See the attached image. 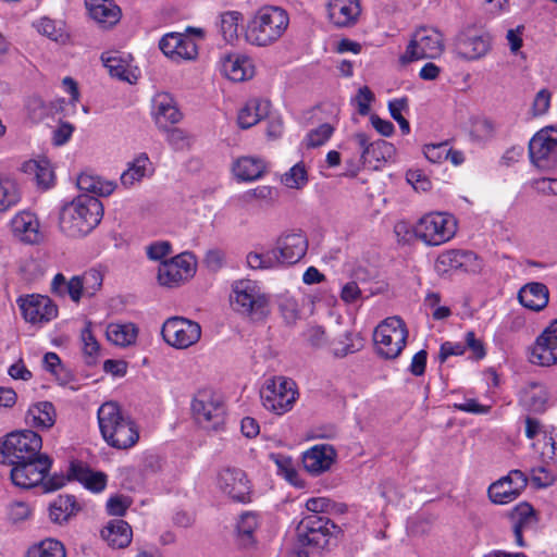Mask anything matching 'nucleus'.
<instances>
[{
    "instance_id": "16",
    "label": "nucleus",
    "mask_w": 557,
    "mask_h": 557,
    "mask_svg": "<svg viewBox=\"0 0 557 557\" xmlns=\"http://www.w3.org/2000/svg\"><path fill=\"white\" fill-rule=\"evenodd\" d=\"M16 304L25 321L32 324L47 323L58 315V307L48 296L38 294L20 296Z\"/></svg>"
},
{
    "instance_id": "27",
    "label": "nucleus",
    "mask_w": 557,
    "mask_h": 557,
    "mask_svg": "<svg viewBox=\"0 0 557 557\" xmlns=\"http://www.w3.org/2000/svg\"><path fill=\"white\" fill-rule=\"evenodd\" d=\"M267 168L268 164L262 158L245 156L233 163V173L239 181L251 182L262 177Z\"/></svg>"
},
{
    "instance_id": "48",
    "label": "nucleus",
    "mask_w": 557,
    "mask_h": 557,
    "mask_svg": "<svg viewBox=\"0 0 557 557\" xmlns=\"http://www.w3.org/2000/svg\"><path fill=\"white\" fill-rule=\"evenodd\" d=\"M246 262L252 270H269L281 265L273 248L267 252L250 251Z\"/></svg>"
},
{
    "instance_id": "44",
    "label": "nucleus",
    "mask_w": 557,
    "mask_h": 557,
    "mask_svg": "<svg viewBox=\"0 0 557 557\" xmlns=\"http://www.w3.org/2000/svg\"><path fill=\"white\" fill-rule=\"evenodd\" d=\"M26 557H65V548L61 542L46 539L32 546L27 550Z\"/></svg>"
},
{
    "instance_id": "19",
    "label": "nucleus",
    "mask_w": 557,
    "mask_h": 557,
    "mask_svg": "<svg viewBox=\"0 0 557 557\" xmlns=\"http://www.w3.org/2000/svg\"><path fill=\"white\" fill-rule=\"evenodd\" d=\"M530 362L540 367L557 363V319L536 337L531 347Z\"/></svg>"
},
{
    "instance_id": "31",
    "label": "nucleus",
    "mask_w": 557,
    "mask_h": 557,
    "mask_svg": "<svg viewBox=\"0 0 557 557\" xmlns=\"http://www.w3.org/2000/svg\"><path fill=\"white\" fill-rule=\"evenodd\" d=\"M269 111V102L251 99L239 110L237 115L238 126L243 129L250 128L263 119Z\"/></svg>"
},
{
    "instance_id": "57",
    "label": "nucleus",
    "mask_w": 557,
    "mask_h": 557,
    "mask_svg": "<svg viewBox=\"0 0 557 557\" xmlns=\"http://www.w3.org/2000/svg\"><path fill=\"white\" fill-rule=\"evenodd\" d=\"M78 480L92 492H101L107 485V475L102 472L84 470L79 473Z\"/></svg>"
},
{
    "instance_id": "33",
    "label": "nucleus",
    "mask_w": 557,
    "mask_h": 557,
    "mask_svg": "<svg viewBox=\"0 0 557 557\" xmlns=\"http://www.w3.org/2000/svg\"><path fill=\"white\" fill-rule=\"evenodd\" d=\"M106 335L112 344L126 347L136 342L138 329L134 323H110L107 326Z\"/></svg>"
},
{
    "instance_id": "34",
    "label": "nucleus",
    "mask_w": 557,
    "mask_h": 557,
    "mask_svg": "<svg viewBox=\"0 0 557 557\" xmlns=\"http://www.w3.org/2000/svg\"><path fill=\"white\" fill-rule=\"evenodd\" d=\"M547 400L548 392L546 387L540 383H529L520 395V403L535 412L543 411Z\"/></svg>"
},
{
    "instance_id": "32",
    "label": "nucleus",
    "mask_w": 557,
    "mask_h": 557,
    "mask_svg": "<svg viewBox=\"0 0 557 557\" xmlns=\"http://www.w3.org/2000/svg\"><path fill=\"white\" fill-rule=\"evenodd\" d=\"M102 537L115 548H124L132 541V529L124 520H113L102 531Z\"/></svg>"
},
{
    "instance_id": "10",
    "label": "nucleus",
    "mask_w": 557,
    "mask_h": 557,
    "mask_svg": "<svg viewBox=\"0 0 557 557\" xmlns=\"http://www.w3.org/2000/svg\"><path fill=\"white\" fill-rule=\"evenodd\" d=\"M456 231V219L445 212L428 213L414 226L417 238L429 246H440L449 242L455 236Z\"/></svg>"
},
{
    "instance_id": "46",
    "label": "nucleus",
    "mask_w": 557,
    "mask_h": 557,
    "mask_svg": "<svg viewBox=\"0 0 557 557\" xmlns=\"http://www.w3.org/2000/svg\"><path fill=\"white\" fill-rule=\"evenodd\" d=\"M21 199L17 185L10 178L0 177V212L15 207Z\"/></svg>"
},
{
    "instance_id": "40",
    "label": "nucleus",
    "mask_w": 557,
    "mask_h": 557,
    "mask_svg": "<svg viewBox=\"0 0 557 557\" xmlns=\"http://www.w3.org/2000/svg\"><path fill=\"white\" fill-rule=\"evenodd\" d=\"M34 26L39 34L57 42H64L69 37L62 21L44 16L36 21Z\"/></svg>"
},
{
    "instance_id": "26",
    "label": "nucleus",
    "mask_w": 557,
    "mask_h": 557,
    "mask_svg": "<svg viewBox=\"0 0 557 557\" xmlns=\"http://www.w3.org/2000/svg\"><path fill=\"white\" fill-rule=\"evenodd\" d=\"M530 157L537 166L550 160L557 153V139L552 138L546 131H541L530 140Z\"/></svg>"
},
{
    "instance_id": "25",
    "label": "nucleus",
    "mask_w": 557,
    "mask_h": 557,
    "mask_svg": "<svg viewBox=\"0 0 557 557\" xmlns=\"http://www.w3.org/2000/svg\"><path fill=\"white\" fill-rule=\"evenodd\" d=\"M152 116L159 126L178 123L182 117L174 99L168 92H158L152 98Z\"/></svg>"
},
{
    "instance_id": "60",
    "label": "nucleus",
    "mask_w": 557,
    "mask_h": 557,
    "mask_svg": "<svg viewBox=\"0 0 557 557\" xmlns=\"http://www.w3.org/2000/svg\"><path fill=\"white\" fill-rule=\"evenodd\" d=\"M493 124L488 120L475 117L471 121L470 134L474 139L486 140L493 135Z\"/></svg>"
},
{
    "instance_id": "1",
    "label": "nucleus",
    "mask_w": 557,
    "mask_h": 557,
    "mask_svg": "<svg viewBox=\"0 0 557 557\" xmlns=\"http://www.w3.org/2000/svg\"><path fill=\"white\" fill-rule=\"evenodd\" d=\"M102 214L103 207L98 198L82 195L61 208L59 228L67 237H84L100 223Z\"/></svg>"
},
{
    "instance_id": "9",
    "label": "nucleus",
    "mask_w": 557,
    "mask_h": 557,
    "mask_svg": "<svg viewBox=\"0 0 557 557\" xmlns=\"http://www.w3.org/2000/svg\"><path fill=\"white\" fill-rule=\"evenodd\" d=\"M41 437L30 430L14 432L7 435L0 443V462L16 463L41 456Z\"/></svg>"
},
{
    "instance_id": "38",
    "label": "nucleus",
    "mask_w": 557,
    "mask_h": 557,
    "mask_svg": "<svg viewBox=\"0 0 557 557\" xmlns=\"http://www.w3.org/2000/svg\"><path fill=\"white\" fill-rule=\"evenodd\" d=\"M23 172L33 175L36 183L48 188L53 182V172L47 160H29L23 164Z\"/></svg>"
},
{
    "instance_id": "62",
    "label": "nucleus",
    "mask_w": 557,
    "mask_h": 557,
    "mask_svg": "<svg viewBox=\"0 0 557 557\" xmlns=\"http://www.w3.org/2000/svg\"><path fill=\"white\" fill-rule=\"evenodd\" d=\"M425 158L433 163H441L447 160L449 145L447 141L425 145L423 148Z\"/></svg>"
},
{
    "instance_id": "61",
    "label": "nucleus",
    "mask_w": 557,
    "mask_h": 557,
    "mask_svg": "<svg viewBox=\"0 0 557 557\" xmlns=\"http://www.w3.org/2000/svg\"><path fill=\"white\" fill-rule=\"evenodd\" d=\"M406 180L417 191L424 193L432 188L430 177L422 170L413 169L407 171Z\"/></svg>"
},
{
    "instance_id": "20",
    "label": "nucleus",
    "mask_w": 557,
    "mask_h": 557,
    "mask_svg": "<svg viewBox=\"0 0 557 557\" xmlns=\"http://www.w3.org/2000/svg\"><path fill=\"white\" fill-rule=\"evenodd\" d=\"M281 265L295 264L308 250V239L302 233L281 235L273 247Z\"/></svg>"
},
{
    "instance_id": "22",
    "label": "nucleus",
    "mask_w": 557,
    "mask_h": 557,
    "mask_svg": "<svg viewBox=\"0 0 557 557\" xmlns=\"http://www.w3.org/2000/svg\"><path fill=\"white\" fill-rule=\"evenodd\" d=\"M327 18L337 28L355 26L361 15L360 0H329Z\"/></svg>"
},
{
    "instance_id": "8",
    "label": "nucleus",
    "mask_w": 557,
    "mask_h": 557,
    "mask_svg": "<svg viewBox=\"0 0 557 557\" xmlns=\"http://www.w3.org/2000/svg\"><path fill=\"white\" fill-rule=\"evenodd\" d=\"M408 330L399 317H388L374 330L373 341L376 352L384 359L397 358L406 346Z\"/></svg>"
},
{
    "instance_id": "45",
    "label": "nucleus",
    "mask_w": 557,
    "mask_h": 557,
    "mask_svg": "<svg viewBox=\"0 0 557 557\" xmlns=\"http://www.w3.org/2000/svg\"><path fill=\"white\" fill-rule=\"evenodd\" d=\"M392 152L393 146L385 140L379 139L376 141H371L366 151H361L360 161L363 163H371L374 160L377 163H381L382 161H386V159L391 157Z\"/></svg>"
},
{
    "instance_id": "54",
    "label": "nucleus",
    "mask_w": 557,
    "mask_h": 557,
    "mask_svg": "<svg viewBox=\"0 0 557 557\" xmlns=\"http://www.w3.org/2000/svg\"><path fill=\"white\" fill-rule=\"evenodd\" d=\"M307 182L308 175L302 163H296L282 176V183L288 188H302Z\"/></svg>"
},
{
    "instance_id": "55",
    "label": "nucleus",
    "mask_w": 557,
    "mask_h": 557,
    "mask_svg": "<svg viewBox=\"0 0 557 557\" xmlns=\"http://www.w3.org/2000/svg\"><path fill=\"white\" fill-rule=\"evenodd\" d=\"M459 250H449L441 253L435 261V270L440 274L460 271Z\"/></svg>"
},
{
    "instance_id": "18",
    "label": "nucleus",
    "mask_w": 557,
    "mask_h": 557,
    "mask_svg": "<svg viewBox=\"0 0 557 557\" xmlns=\"http://www.w3.org/2000/svg\"><path fill=\"white\" fill-rule=\"evenodd\" d=\"M11 470L12 482L22 488H32L42 483L51 467L48 456H39L34 459L13 463Z\"/></svg>"
},
{
    "instance_id": "11",
    "label": "nucleus",
    "mask_w": 557,
    "mask_h": 557,
    "mask_svg": "<svg viewBox=\"0 0 557 557\" xmlns=\"http://www.w3.org/2000/svg\"><path fill=\"white\" fill-rule=\"evenodd\" d=\"M341 532V528L326 516L309 515L297 525V540L302 546L324 549Z\"/></svg>"
},
{
    "instance_id": "23",
    "label": "nucleus",
    "mask_w": 557,
    "mask_h": 557,
    "mask_svg": "<svg viewBox=\"0 0 557 557\" xmlns=\"http://www.w3.org/2000/svg\"><path fill=\"white\" fill-rule=\"evenodd\" d=\"M336 450L329 444L314 445L302 454V465L311 475H320L331 469Z\"/></svg>"
},
{
    "instance_id": "58",
    "label": "nucleus",
    "mask_w": 557,
    "mask_h": 557,
    "mask_svg": "<svg viewBox=\"0 0 557 557\" xmlns=\"http://www.w3.org/2000/svg\"><path fill=\"white\" fill-rule=\"evenodd\" d=\"M408 100L406 98L394 99L389 101L388 109L392 117L399 124V127L404 134L410 132L409 122L403 116L401 112L407 109Z\"/></svg>"
},
{
    "instance_id": "7",
    "label": "nucleus",
    "mask_w": 557,
    "mask_h": 557,
    "mask_svg": "<svg viewBox=\"0 0 557 557\" xmlns=\"http://www.w3.org/2000/svg\"><path fill=\"white\" fill-rule=\"evenodd\" d=\"M206 37L200 27H186L184 33H169L159 41V48L174 62L193 61L198 57V46Z\"/></svg>"
},
{
    "instance_id": "15",
    "label": "nucleus",
    "mask_w": 557,
    "mask_h": 557,
    "mask_svg": "<svg viewBox=\"0 0 557 557\" xmlns=\"http://www.w3.org/2000/svg\"><path fill=\"white\" fill-rule=\"evenodd\" d=\"M161 334L170 346L186 349L199 342L201 326L187 318L171 317L163 323Z\"/></svg>"
},
{
    "instance_id": "17",
    "label": "nucleus",
    "mask_w": 557,
    "mask_h": 557,
    "mask_svg": "<svg viewBox=\"0 0 557 557\" xmlns=\"http://www.w3.org/2000/svg\"><path fill=\"white\" fill-rule=\"evenodd\" d=\"M454 47L458 57L466 60H478L490 50L491 37L473 26H468L458 33Z\"/></svg>"
},
{
    "instance_id": "42",
    "label": "nucleus",
    "mask_w": 557,
    "mask_h": 557,
    "mask_svg": "<svg viewBox=\"0 0 557 557\" xmlns=\"http://www.w3.org/2000/svg\"><path fill=\"white\" fill-rule=\"evenodd\" d=\"M270 458L275 463L277 473L282 475L288 483L297 487L304 486V483L294 467L292 458L278 454H271Z\"/></svg>"
},
{
    "instance_id": "21",
    "label": "nucleus",
    "mask_w": 557,
    "mask_h": 557,
    "mask_svg": "<svg viewBox=\"0 0 557 557\" xmlns=\"http://www.w3.org/2000/svg\"><path fill=\"white\" fill-rule=\"evenodd\" d=\"M219 488L237 502H246L250 494V482L246 473L237 468H225L218 475Z\"/></svg>"
},
{
    "instance_id": "13",
    "label": "nucleus",
    "mask_w": 557,
    "mask_h": 557,
    "mask_svg": "<svg viewBox=\"0 0 557 557\" xmlns=\"http://www.w3.org/2000/svg\"><path fill=\"white\" fill-rule=\"evenodd\" d=\"M191 409L198 424L207 430H216L224 421V404L222 397L211 391H199L193 403Z\"/></svg>"
},
{
    "instance_id": "6",
    "label": "nucleus",
    "mask_w": 557,
    "mask_h": 557,
    "mask_svg": "<svg viewBox=\"0 0 557 557\" xmlns=\"http://www.w3.org/2000/svg\"><path fill=\"white\" fill-rule=\"evenodd\" d=\"M102 281L101 272L96 269L87 270L70 280L58 273L51 281V292L59 297L69 296L73 302L79 304L83 297H92L102 286Z\"/></svg>"
},
{
    "instance_id": "49",
    "label": "nucleus",
    "mask_w": 557,
    "mask_h": 557,
    "mask_svg": "<svg viewBox=\"0 0 557 557\" xmlns=\"http://www.w3.org/2000/svg\"><path fill=\"white\" fill-rule=\"evenodd\" d=\"M243 15L238 11H226L220 15V29L226 41H233L238 37L239 22Z\"/></svg>"
},
{
    "instance_id": "5",
    "label": "nucleus",
    "mask_w": 557,
    "mask_h": 557,
    "mask_svg": "<svg viewBox=\"0 0 557 557\" xmlns=\"http://www.w3.org/2000/svg\"><path fill=\"white\" fill-rule=\"evenodd\" d=\"M444 49V36L438 29L420 27L412 34L405 51L400 53L398 63L405 67L419 60L436 59Z\"/></svg>"
},
{
    "instance_id": "14",
    "label": "nucleus",
    "mask_w": 557,
    "mask_h": 557,
    "mask_svg": "<svg viewBox=\"0 0 557 557\" xmlns=\"http://www.w3.org/2000/svg\"><path fill=\"white\" fill-rule=\"evenodd\" d=\"M197 269L195 257L189 252L180 253L170 260L160 262L158 267V283L173 288L191 278Z\"/></svg>"
},
{
    "instance_id": "28",
    "label": "nucleus",
    "mask_w": 557,
    "mask_h": 557,
    "mask_svg": "<svg viewBox=\"0 0 557 557\" xmlns=\"http://www.w3.org/2000/svg\"><path fill=\"white\" fill-rule=\"evenodd\" d=\"M518 298L523 307L533 311H540L547 306L549 292L546 285L532 282L521 287Z\"/></svg>"
},
{
    "instance_id": "53",
    "label": "nucleus",
    "mask_w": 557,
    "mask_h": 557,
    "mask_svg": "<svg viewBox=\"0 0 557 557\" xmlns=\"http://www.w3.org/2000/svg\"><path fill=\"white\" fill-rule=\"evenodd\" d=\"M276 198L275 189L271 186H258L249 189L240 195L239 199L245 205H250L255 201H264L267 203L274 202Z\"/></svg>"
},
{
    "instance_id": "30",
    "label": "nucleus",
    "mask_w": 557,
    "mask_h": 557,
    "mask_svg": "<svg viewBox=\"0 0 557 557\" xmlns=\"http://www.w3.org/2000/svg\"><path fill=\"white\" fill-rule=\"evenodd\" d=\"M82 507L72 495H59L49 506V518L53 523H66Z\"/></svg>"
},
{
    "instance_id": "41",
    "label": "nucleus",
    "mask_w": 557,
    "mask_h": 557,
    "mask_svg": "<svg viewBox=\"0 0 557 557\" xmlns=\"http://www.w3.org/2000/svg\"><path fill=\"white\" fill-rule=\"evenodd\" d=\"M101 61L107 70H137L133 64V55L125 51H107L101 54Z\"/></svg>"
},
{
    "instance_id": "35",
    "label": "nucleus",
    "mask_w": 557,
    "mask_h": 557,
    "mask_svg": "<svg viewBox=\"0 0 557 557\" xmlns=\"http://www.w3.org/2000/svg\"><path fill=\"white\" fill-rule=\"evenodd\" d=\"M150 160L146 153H140L132 162L127 169L121 174V184L129 188L140 182L149 170Z\"/></svg>"
},
{
    "instance_id": "59",
    "label": "nucleus",
    "mask_w": 557,
    "mask_h": 557,
    "mask_svg": "<svg viewBox=\"0 0 557 557\" xmlns=\"http://www.w3.org/2000/svg\"><path fill=\"white\" fill-rule=\"evenodd\" d=\"M83 352L88 358L87 362L92 363L100 352V345L92 335L89 326L82 331Z\"/></svg>"
},
{
    "instance_id": "12",
    "label": "nucleus",
    "mask_w": 557,
    "mask_h": 557,
    "mask_svg": "<svg viewBox=\"0 0 557 557\" xmlns=\"http://www.w3.org/2000/svg\"><path fill=\"white\" fill-rule=\"evenodd\" d=\"M297 395L296 383L285 376L268 379L260 391L263 407L276 414L289 411Z\"/></svg>"
},
{
    "instance_id": "43",
    "label": "nucleus",
    "mask_w": 557,
    "mask_h": 557,
    "mask_svg": "<svg viewBox=\"0 0 557 557\" xmlns=\"http://www.w3.org/2000/svg\"><path fill=\"white\" fill-rule=\"evenodd\" d=\"M520 495L511 483L507 480H498L488 487V496L493 503L507 504L515 500Z\"/></svg>"
},
{
    "instance_id": "63",
    "label": "nucleus",
    "mask_w": 557,
    "mask_h": 557,
    "mask_svg": "<svg viewBox=\"0 0 557 557\" xmlns=\"http://www.w3.org/2000/svg\"><path fill=\"white\" fill-rule=\"evenodd\" d=\"M460 271L476 273L482 269V262L478 255L470 250H459Z\"/></svg>"
},
{
    "instance_id": "56",
    "label": "nucleus",
    "mask_w": 557,
    "mask_h": 557,
    "mask_svg": "<svg viewBox=\"0 0 557 557\" xmlns=\"http://www.w3.org/2000/svg\"><path fill=\"white\" fill-rule=\"evenodd\" d=\"M511 519L513 521V525L528 528L535 521L534 509L530 504L521 503L512 509Z\"/></svg>"
},
{
    "instance_id": "3",
    "label": "nucleus",
    "mask_w": 557,
    "mask_h": 557,
    "mask_svg": "<svg viewBox=\"0 0 557 557\" xmlns=\"http://www.w3.org/2000/svg\"><path fill=\"white\" fill-rule=\"evenodd\" d=\"M288 23V14L285 10L265 5L260 8L248 22L245 37L251 45L265 47L282 37Z\"/></svg>"
},
{
    "instance_id": "39",
    "label": "nucleus",
    "mask_w": 557,
    "mask_h": 557,
    "mask_svg": "<svg viewBox=\"0 0 557 557\" xmlns=\"http://www.w3.org/2000/svg\"><path fill=\"white\" fill-rule=\"evenodd\" d=\"M533 448L541 455L544 462H550L557 459V429L550 428L543 432V437L537 438Z\"/></svg>"
},
{
    "instance_id": "29",
    "label": "nucleus",
    "mask_w": 557,
    "mask_h": 557,
    "mask_svg": "<svg viewBox=\"0 0 557 557\" xmlns=\"http://www.w3.org/2000/svg\"><path fill=\"white\" fill-rule=\"evenodd\" d=\"M12 230L16 236L28 244L39 243L42 235L39 232V222L30 212H21L12 220Z\"/></svg>"
},
{
    "instance_id": "64",
    "label": "nucleus",
    "mask_w": 557,
    "mask_h": 557,
    "mask_svg": "<svg viewBox=\"0 0 557 557\" xmlns=\"http://www.w3.org/2000/svg\"><path fill=\"white\" fill-rule=\"evenodd\" d=\"M280 309H281V312H282L284 319L288 323L295 322L299 317V312H300L299 305L296 301V299L293 297L284 296L281 299Z\"/></svg>"
},
{
    "instance_id": "47",
    "label": "nucleus",
    "mask_w": 557,
    "mask_h": 557,
    "mask_svg": "<svg viewBox=\"0 0 557 557\" xmlns=\"http://www.w3.org/2000/svg\"><path fill=\"white\" fill-rule=\"evenodd\" d=\"M26 110L28 117L33 122L38 123L53 115L57 108L53 103H47L40 97L33 96L27 101Z\"/></svg>"
},
{
    "instance_id": "24",
    "label": "nucleus",
    "mask_w": 557,
    "mask_h": 557,
    "mask_svg": "<svg viewBox=\"0 0 557 557\" xmlns=\"http://www.w3.org/2000/svg\"><path fill=\"white\" fill-rule=\"evenodd\" d=\"M88 15L101 27L110 28L119 23L121 9L112 0H85Z\"/></svg>"
},
{
    "instance_id": "50",
    "label": "nucleus",
    "mask_w": 557,
    "mask_h": 557,
    "mask_svg": "<svg viewBox=\"0 0 557 557\" xmlns=\"http://www.w3.org/2000/svg\"><path fill=\"white\" fill-rule=\"evenodd\" d=\"M220 65L223 70H253V60L242 52H224L220 57Z\"/></svg>"
},
{
    "instance_id": "52",
    "label": "nucleus",
    "mask_w": 557,
    "mask_h": 557,
    "mask_svg": "<svg viewBox=\"0 0 557 557\" xmlns=\"http://www.w3.org/2000/svg\"><path fill=\"white\" fill-rule=\"evenodd\" d=\"M333 133L334 127L331 124H321L317 128L308 132L302 140V145L308 149L320 147L332 137Z\"/></svg>"
},
{
    "instance_id": "2",
    "label": "nucleus",
    "mask_w": 557,
    "mask_h": 557,
    "mask_svg": "<svg viewBox=\"0 0 557 557\" xmlns=\"http://www.w3.org/2000/svg\"><path fill=\"white\" fill-rule=\"evenodd\" d=\"M98 423L103 440L111 447L128 449L139 440L135 422L115 403H104L99 408Z\"/></svg>"
},
{
    "instance_id": "51",
    "label": "nucleus",
    "mask_w": 557,
    "mask_h": 557,
    "mask_svg": "<svg viewBox=\"0 0 557 557\" xmlns=\"http://www.w3.org/2000/svg\"><path fill=\"white\" fill-rule=\"evenodd\" d=\"M306 508L311 511V515H321L324 513H344L346 511V506L343 504H336L326 497H312L309 498L306 503Z\"/></svg>"
},
{
    "instance_id": "36",
    "label": "nucleus",
    "mask_w": 557,
    "mask_h": 557,
    "mask_svg": "<svg viewBox=\"0 0 557 557\" xmlns=\"http://www.w3.org/2000/svg\"><path fill=\"white\" fill-rule=\"evenodd\" d=\"M27 421L33 426L49 429L55 422V410L51 403L41 401L28 409Z\"/></svg>"
},
{
    "instance_id": "4",
    "label": "nucleus",
    "mask_w": 557,
    "mask_h": 557,
    "mask_svg": "<svg viewBox=\"0 0 557 557\" xmlns=\"http://www.w3.org/2000/svg\"><path fill=\"white\" fill-rule=\"evenodd\" d=\"M230 299L236 312L255 320L263 319L270 312V296L257 281H235Z\"/></svg>"
},
{
    "instance_id": "37",
    "label": "nucleus",
    "mask_w": 557,
    "mask_h": 557,
    "mask_svg": "<svg viewBox=\"0 0 557 557\" xmlns=\"http://www.w3.org/2000/svg\"><path fill=\"white\" fill-rule=\"evenodd\" d=\"M76 184L82 191L91 193L97 196H109L115 189L114 183L103 181L101 177L90 173H82L77 177Z\"/></svg>"
}]
</instances>
